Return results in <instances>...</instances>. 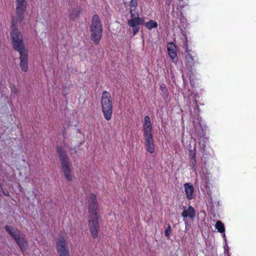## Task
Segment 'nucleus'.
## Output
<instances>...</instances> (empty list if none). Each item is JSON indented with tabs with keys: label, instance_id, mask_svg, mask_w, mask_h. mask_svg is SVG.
I'll return each instance as SVG.
<instances>
[{
	"label": "nucleus",
	"instance_id": "nucleus-2",
	"mask_svg": "<svg viewBox=\"0 0 256 256\" xmlns=\"http://www.w3.org/2000/svg\"><path fill=\"white\" fill-rule=\"evenodd\" d=\"M15 20H12L11 37L14 48L20 54V67L22 71L26 72L28 70V51L24 47L22 36L18 30L14 28Z\"/></svg>",
	"mask_w": 256,
	"mask_h": 256
},
{
	"label": "nucleus",
	"instance_id": "nucleus-14",
	"mask_svg": "<svg viewBox=\"0 0 256 256\" xmlns=\"http://www.w3.org/2000/svg\"><path fill=\"white\" fill-rule=\"evenodd\" d=\"M188 157L190 160V164L192 167V170H196V148L194 147L192 150L189 149Z\"/></svg>",
	"mask_w": 256,
	"mask_h": 256
},
{
	"label": "nucleus",
	"instance_id": "nucleus-1",
	"mask_svg": "<svg viewBox=\"0 0 256 256\" xmlns=\"http://www.w3.org/2000/svg\"><path fill=\"white\" fill-rule=\"evenodd\" d=\"M88 226L93 238L98 237L100 230L99 206L96 195L90 194L88 198Z\"/></svg>",
	"mask_w": 256,
	"mask_h": 256
},
{
	"label": "nucleus",
	"instance_id": "nucleus-5",
	"mask_svg": "<svg viewBox=\"0 0 256 256\" xmlns=\"http://www.w3.org/2000/svg\"><path fill=\"white\" fill-rule=\"evenodd\" d=\"M100 104L104 118L106 120H110L112 118L113 110L112 101L109 92L106 90L102 92Z\"/></svg>",
	"mask_w": 256,
	"mask_h": 256
},
{
	"label": "nucleus",
	"instance_id": "nucleus-3",
	"mask_svg": "<svg viewBox=\"0 0 256 256\" xmlns=\"http://www.w3.org/2000/svg\"><path fill=\"white\" fill-rule=\"evenodd\" d=\"M152 124L150 118L145 116L142 126L143 136L144 140V146L146 151L150 154H153L154 152V144L152 134Z\"/></svg>",
	"mask_w": 256,
	"mask_h": 256
},
{
	"label": "nucleus",
	"instance_id": "nucleus-10",
	"mask_svg": "<svg viewBox=\"0 0 256 256\" xmlns=\"http://www.w3.org/2000/svg\"><path fill=\"white\" fill-rule=\"evenodd\" d=\"M131 18L128 20V24L132 28V34L135 36L140 30L139 26L141 18L138 16V12L133 14V16H130Z\"/></svg>",
	"mask_w": 256,
	"mask_h": 256
},
{
	"label": "nucleus",
	"instance_id": "nucleus-9",
	"mask_svg": "<svg viewBox=\"0 0 256 256\" xmlns=\"http://www.w3.org/2000/svg\"><path fill=\"white\" fill-rule=\"evenodd\" d=\"M27 2L26 0H16V20L21 22L24 18V14L26 10Z\"/></svg>",
	"mask_w": 256,
	"mask_h": 256
},
{
	"label": "nucleus",
	"instance_id": "nucleus-6",
	"mask_svg": "<svg viewBox=\"0 0 256 256\" xmlns=\"http://www.w3.org/2000/svg\"><path fill=\"white\" fill-rule=\"evenodd\" d=\"M90 38L95 44H98L102 36V26L98 14L93 16L90 26Z\"/></svg>",
	"mask_w": 256,
	"mask_h": 256
},
{
	"label": "nucleus",
	"instance_id": "nucleus-8",
	"mask_svg": "<svg viewBox=\"0 0 256 256\" xmlns=\"http://www.w3.org/2000/svg\"><path fill=\"white\" fill-rule=\"evenodd\" d=\"M56 250L60 256H70L67 242L62 236L58 238L56 242Z\"/></svg>",
	"mask_w": 256,
	"mask_h": 256
},
{
	"label": "nucleus",
	"instance_id": "nucleus-18",
	"mask_svg": "<svg viewBox=\"0 0 256 256\" xmlns=\"http://www.w3.org/2000/svg\"><path fill=\"white\" fill-rule=\"evenodd\" d=\"M148 30H152L153 28L158 27V24L154 20H150L144 24Z\"/></svg>",
	"mask_w": 256,
	"mask_h": 256
},
{
	"label": "nucleus",
	"instance_id": "nucleus-4",
	"mask_svg": "<svg viewBox=\"0 0 256 256\" xmlns=\"http://www.w3.org/2000/svg\"><path fill=\"white\" fill-rule=\"evenodd\" d=\"M56 150L60 159L62 171L64 176L68 182L72 180L71 176L72 165L70 163L69 158L63 148L60 146L56 147Z\"/></svg>",
	"mask_w": 256,
	"mask_h": 256
},
{
	"label": "nucleus",
	"instance_id": "nucleus-19",
	"mask_svg": "<svg viewBox=\"0 0 256 256\" xmlns=\"http://www.w3.org/2000/svg\"><path fill=\"white\" fill-rule=\"evenodd\" d=\"M80 12V10L79 8H77L76 10H74L70 14V18L72 20H74L77 18Z\"/></svg>",
	"mask_w": 256,
	"mask_h": 256
},
{
	"label": "nucleus",
	"instance_id": "nucleus-13",
	"mask_svg": "<svg viewBox=\"0 0 256 256\" xmlns=\"http://www.w3.org/2000/svg\"><path fill=\"white\" fill-rule=\"evenodd\" d=\"M168 52L170 58L173 62L177 60V54L176 46L174 43L169 44L168 46Z\"/></svg>",
	"mask_w": 256,
	"mask_h": 256
},
{
	"label": "nucleus",
	"instance_id": "nucleus-15",
	"mask_svg": "<svg viewBox=\"0 0 256 256\" xmlns=\"http://www.w3.org/2000/svg\"><path fill=\"white\" fill-rule=\"evenodd\" d=\"M182 216L184 218L188 217L190 218H193L196 216L195 210L192 206H189L187 209H184L183 210Z\"/></svg>",
	"mask_w": 256,
	"mask_h": 256
},
{
	"label": "nucleus",
	"instance_id": "nucleus-11",
	"mask_svg": "<svg viewBox=\"0 0 256 256\" xmlns=\"http://www.w3.org/2000/svg\"><path fill=\"white\" fill-rule=\"evenodd\" d=\"M184 192L187 199L191 200L194 198L195 196L194 194V188L192 184L189 182H186L184 184Z\"/></svg>",
	"mask_w": 256,
	"mask_h": 256
},
{
	"label": "nucleus",
	"instance_id": "nucleus-20",
	"mask_svg": "<svg viewBox=\"0 0 256 256\" xmlns=\"http://www.w3.org/2000/svg\"><path fill=\"white\" fill-rule=\"evenodd\" d=\"M172 232V229H171V227H170V225L169 224H168V226L167 228H166V229L165 230V231H164V235L165 236L168 238L169 236H170V234Z\"/></svg>",
	"mask_w": 256,
	"mask_h": 256
},
{
	"label": "nucleus",
	"instance_id": "nucleus-7",
	"mask_svg": "<svg viewBox=\"0 0 256 256\" xmlns=\"http://www.w3.org/2000/svg\"><path fill=\"white\" fill-rule=\"evenodd\" d=\"M5 230L16 240L22 252L26 250L28 244V242L26 238L24 236H22L19 231H15L14 228L12 226L6 225L5 226Z\"/></svg>",
	"mask_w": 256,
	"mask_h": 256
},
{
	"label": "nucleus",
	"instance_id": "nucleus-21",
	"mask_svg": "<svg viewBox=\"0 0 256 256\" xmlns=\"http://www.w3.org/2000/svg\"><path fill=\"white\" fill-rule=\"evenodd\" d=\"M140 22H142V24H142V25L144 24V18H141Z\"/></svg>",
	"mask_w": 256,
	"mask_h": 256
},
{
	"label": "nucleus",
	"instance_id": "nucleus-12",
	"mask_svg": "<svg viewBox=\"0 0 256 256\" xmlns=\"http://www.w3.org/2000/svg\"><path fill=\"white\" fill-rule=\"evenodd\" d=\"M186 64L188 69L192 70L196 68L198 64L197 60H195L194 58L190 53H188L186 56Z\"/></svg>",
	"mask_w": 256,
	"mask_h": 256
},
{
	"label": "nucleus",
	"instance_id": "nucleus-16",
	"mask_svg": "<svg viewBox=\"0 0 256 256\" xmlns=\"http://www.w3.org/2000/svg\"><path fill=\"white\" fill-rule=\"evenodd\" d=\"M130 13L131 16H133L134 13H136L138 6V0H130L129 4Z\"/></svg>",
	"mask_w": 256,
	"mask_h": 256
},
{
	"label": "nucleus",
	"instance_id": "nucleus-17",
	"mask_svg": "<svg viewBox=\"0 0 256 256\" xmlns=\"http://www.w3.org/2000/svg\"><path fill=\"white\" fill-rule=\"evenodd\" d=\"M216 228L220 233H224L225 232V228L224 224L220 220H218L216 224Z\"/></svg>",
	"mask_w": 256,
	"mask_h": 256
}]
</instances>
